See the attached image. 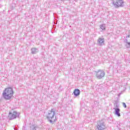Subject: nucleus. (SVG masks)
<instances>
[{
	"instance_id": "8",
	"label": "nucleus",
	"mask_w": 130,
	"mask_h": 130,
	"mask_svg": "<svg viewBox=\"0 0 130 130\" xmlns=\"http://www.w3.org/2000/svg\"><path fill=\"white\" fill-rule=\"evenodd\" d=\"M73 94L74 96L77 97V96H79L81 94V90L79 89H75L73 92Z\"/></svg>"
},
{
	"instance_id": "11",
	"label": "nucleus",
	"mask_w": 130,
	"mask_h": 130,
	"mask_svg": "<svg viewBox=\"0 0 130 130\" xmlns=\"http://www.w3.org/2000/svg\"><path fill=\"white\" fill-rule=\"evenodd\" d=\"M100 28L102 30H105V29H106V26L105 24H102L100 25Z\"/></svg>"
},
{
	"instance_id": "14",
	"label": "nucleus",
	"mask_w": 130,
	"mask_h": 130,
	"mask_svg": "<svg viewBox=\"0 0 130 130\" xmlns=\"http://www.w3.org/2000/svg\"><path fill=\"white\" fill-rule=\"evenodd\" d=\"M118 96H120V93L118 94Z\"/></svg>"
},
{
	"instance_id": "9",
	"label": "nucleus",
	"mask_w": 130,
	"mask_h": 130,
	"mask_svg": "<svg viewBox=\"0 0 130 130\" xmlns=\"http://www.w3.org/2000/svg\"><path fill=\"white\" fill-rule=\"evenodd\" d=\"M98 42L99 45H103L104 44V39L100 38L98 40Z\"/></svg>"
},
{
	"instance_id": "7",
	"label": "nucleus",
	"mask_w": 130,
	"mask_h": 130,
	"mask_svg": "<svg viewBox=\"0 0 130 130\" xmlns=\"http://www.w3.org/2000/svg\"><path fill=\"white\" fill-rule=\"evenodd\" d=\"M116 108H114L113 109L115 110V115L119 117L120 116V113H119L120 112V109L118 108V105H116Z\"/></svg>"
},
{
	"instance_id": "4",
	"label": "nucleus",
	"mask_w": 130,
	"mask_h": 130,
	"mask_svg": "<svg viewBox=\"0 0 130 130\" xmlns=\"http://www.w3.org/2000/svg\"><path fill=\"white\" fill-rule=\"evenodd\" d=\"M113 4L115 8H119L123 6V0H113Z\"/></svg>"
},
{
	"instance_id": "10",
	"label": "nucleus",
	"mask_w": 130,
	"mask_h": 130,
	"mask_svg": "<svg viewBox=\"0 0 130 130\" xmlns=\"http://www.w3.org/2000/svg\"><path fill=\"white\" fill-rule=\"evenodd\" d=\"M38 52V49L36 48H32L31 49V53L32 54H36Z\"/></svg>"
},
{
	"instance_id": "13",
	"label": "nucleus",
	"mask_w": 130,
	"mask_h": 130,
	"mask_svg": "<svg viewBox=\"0 0 130 130\" xmlns=\"http://www.w3.org/2000/svg\"><path fill=\"white\" fill-rule=\"evenodd\" d=\"M123 106L124 107V108H126V104H125V103H123Z\"/></svg>"
},
{
	"instance_id": "5",
	"label": "nucleus",
	"mask_w": 130,
	"mask_h": 130,
	"mask_svg": "<svg viewBox=\"0 0 130 130\" xmlns=\"http://www.w3.org/2000/svg\"><path fill=\"white\" fill-rule=\"evenodd\" d=\"M95 73L96 77L99 80L102 79L105 76V72L103 70H99L98 71H95Z\"/></svg>"
},
{
	"instance_id": "1",
	"label": "nucleus",
	"mask_w": 130,
	"mask_h": 130,
	"mask_svg": "<svg viewBox=\"0 0 130 130\" xmlns=\"http://www.w3.org/2000/svg\"><path fill=\"white\" fill-rule=\"evenodd\" d=\"M56 114V113H55V111L53 109H51L50 111H48L47 115V118L50 123H53L57 120Z\"/></svg>"
},
{
	"instance_id": "2",
	"label": "nucleus",
	"mask_w": 130,
	"mask_h": 130,
	"mask_svg": "<svg viewBox=\"0 0 130 130\" xmlns=\"http://www.w3.org/2000/svg\"><path fill=\"white\" fill-rule=\"evenodd\" d=\"M14 94L13 88L8 87L6 88L3 93V96L6 100H10Z\"/></svg>"
},
{
	"instance_id": "3",
	"label": "nucleus",
	"mask_w": 130,
	"mask_h": 130,
	"mask_svg": "<svg viewBox=\"0 0 130 130\" xmlns=\"http://www.w3.org/2000/svg\"><path fill=\"white\" fill-rule=\"evenodd\" d=\"M96 128L98 130H104L107 128L106 124L103 121H99L96 124Z\"/></svg>"
},
{
	"instance_id": "6",
	"label": "nucleus",
	"mask_w": 130,
	"mask_h": 130,
	"mask_svg": "<svg viewBox=\"0 0 130 130\" xmlns=\"http://www.w3.org/2000/svg\"><path fill=\"white\" fill-rule=\"evenodd\" d=\"M19 115H20V113L16 111H14L13 113L9 112V118L10 119H15V118L19 117Z\"/></svg>"
},
{
	"instance_id": "12",
	"label": "nucleus",
	"mask_w": 130,
	"mask_h": 130,
	"mask_svg": "<svg viewBox=\"0 0 130 130\" xmlns=\"http://www.w3.org/2000/svg\"><path fill=\"white\" fill-rule=\"evenodd\" d=\"M30 130H36V126H35L34 125H32L30 126Z\"/></svg>"
}]
</instances>
